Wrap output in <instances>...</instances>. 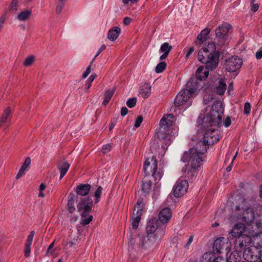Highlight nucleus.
<instances>
[{
  "label": "nucleus",
  "mask_w": 262,
  "mask_h": 262,
  "mask_svg": "<svg viewBox=\"0 0 262 262\" xmlns=\"http://www.w3.org/2000/svg\"><path fill=\"white\" fill-rule=\"evenodd\" d=\"M35 232L32 231L30 232V234L28 236L27 242L26 244H32L33 238Z\"/></svg>",
  "instance_id": "46"
},
{
  "label": "nucleus",
  "mask_w": 262,
  "mask_h": 262,
  "mask_svg": "<svg viewBox=\"0 0 262 262\" xmlns=\"http://www.w3.org/2000/svg\"><path fill=\"white\" fill-rule=\"evenodd\" d=\"M226 262H239L240 256L237 251L232 252L229 256H227L225 259Z\"/></svg>",
  "instance_id": "30"
},
{
  "label": "nucleus",
  "mask_w": 262,
  "mask_h": 262,
  "mask_svg": "<svg viewBox=\"0 0 262 262\" xmlns=\"http://www.w3.org/2000/svg\"><path fill=\"white\" fill-rule=\"evenodd\" d=\"M258 259L262 260V250L260 251H259Z\"/></svg>",
  "instance_id": "64"
},
{
  "label": "nucleus",
  "mask_w": 262,
  "mask_h": 262,
  "mask_svg": "<svg viewBox=\"0 0 262 262\" xmlns=\"http://www.w3.org/2000/svg\"><path fill=\"white\" fill-rule=\"evenodd\" d=\"M227 239L225 237H220L217 238L214 242L213 245V251L214 253L220 254L222 253V250L226 248V241Z\"/></svg>",
  "instance_id": "15"
},
{
  "label": "nucleus",
  "mask_w": 262,
  "mask_h": 262,
  "mask_svg": "<svg viewBox=\"0 0 262 262\" xmlns=\"http://www.w3.org/2000/svg\"><path fill=\"white\" fill-rule=\"evenodd\" d=\"M31 14L29 10H26L20 12L17 16V18L20 21H25L29 19Z\"/></svg>",
  "instance_id": "31"
},
{
  "label": "nucleus",
  "mask_w": 262,
  "mask_h": 262,
  "mask_svg": "<svg viewBox=\"0 0 262 262\" xmlns=\"http://www.w3.org/2000/svg\"><path fill=\"white\" fill-rule=\"evenodd\" d=\"M137 103V98H129L126 102V105L129 108H132L134 107Z\"/></svg>",
  "instance_id": "39"
},
{
  "label": "nucleus",
  "mask_w": 262,
  "mask_h": 262,
  "mask_svg": "<svg viewBox=\"0 0 262 262\" xmlns=\"http://www.w3.org/2000/svg\"><path fill=\"white\" fill-rule=\"evenodd\" d=\"M194 51V48L193 47H191L188 50L187 54H186V57L188 58V57L192 54V53Z\"/></svg>",
  "instance_id": "58"
},
{
  "label": "nucleus",
  "mask_w": 262,
  "mask_h": 262,
  "mask_svg": "<svg viewBox=\"0 0 262 262\" xmlns=\"http://www.w3.org/2000/svg\"><path fill=\"white\" fill-rule=\"evenodd\" d=\"M106 46L105 45H103L101 46V47L99 48V49L97 53L95 56L94 58L92 59V61L91 62V64H92V63L95 60V58L99 56V55L104 50L106 49Z\"/></svg>",
  "instance_id": "44"
},
{
  "label": "nucleus",
  "mask_w": 262,
  "mask_h": 262,
  "mask_svg": "<svg viewBox=\"0 0 262 262\" xmlns=\"http://www.w3.org/2000/svg\"><path fill=\"white\" fill-rule=\"evenodd\" d=\"M221 50L222 48L216 47L214 43H208L199 51L198 60L205 64L206 69L212 71L218 66Z\"/></svg>",
  "instance_id": "2"
},
{
  "label": "nucleus",
  "mask_w": 262,
  "mask_h": 262,
  "mask_svg": "<svg viewBox=\"0 0 262 262\" xmlns=\"http://www.w3.org/2000/svg\"><path fill=\"white\" fill-rule=\"evenodd\" d=\"M210 30L208 28L203 29L198 35L195 41L196 45L202 44L204 41L207 40L209 33Z\"/></svg>",
  "instance_id": "22"
},
{
  "label": "nucleus",
  "mask_w": 262,
  "mask_h": 262,
  "mask_svg": "<svg viewBox=\"0 0 262 262\" xmlns=\"http://www.w3.org/2000/svg\"><path fill=\"white\" fill-rule=\"evenodd\" d=\"M188 183L186 180L179 179L173 188V194L176 197L183 196L187 191Z\"/></svg>",
  "instance_id": "12"
},
{
  "label": "nucleus",
  "mask_w": 262,
  "mask_h": 262,
  "mask_svg": "<svg viewBox=\"0 0 262 262\" xmlns=\"http://www.w3.org/2000/svg\"><path fill=\"white\" fill-rule=\"evenodd\" d=\"M111 148L112 146L110 144H105L102 148V152L104 154L107 153L111 150Z\"/></svg>",
  "instance_id": "45"
},
{
  "label": "nucleus",
  "mask_w": 262,
  "mask_h": 262,
  "mask_svg": "<svg viewBox=\"0 0 262 262\" xmlns=\"http://www.w3.org/2000/svg\"><path fill=\"white\" fill-rule=\"evenodd\" d=\"M91 186L89 184H80L78 185L75 189L77 194L80 196H86L88 195L91 189Z\"/></svg>",
  "instance_id": "17"
},
{
  "label": "nucleus",
  "mask_w": 262,
  "mask_h": 262,
  "mask_svg": "<svg viewBox=\"0 0 262 262\" xmlns=\"http://www.w3.org/2000/svg\"><path fill=\"white\" fill-rule=\"evenodd\" d=\"M186 87L187 88L184 89V90H187L191 95L194 93L196 90L200 89L198 82L195 79H191L188 82Z\"/></svg>",
  "instance_id": "18"
},
{
  "label": "nucleus",
  "mask_w": 262,
  "mask_h": 262,
  "mask_svg": "<svg viewBox=\"0 0 262 262\" xmlns=\"http://www.w3.org/2000/svg\"><path fill=\"white\" fill-rule=\"evenodd\" d=\"M259 250L255 247H247L243 251V257L248 262H255L258 259Z\"/></svg>",
  "instance_id": "11"
},
{
  "label": "nucleus",
  "mask_w": 262,
  "mask_h": 262,
  "mask_svg": "<svg viewBox=\"0 0 262 262\" xmlns=\"http://www.w3.org/2000/svg\"><path fill=\"white\" fill-rule=\"evenodd\" d=\"M213 256L212 253L204 254L203 257L205 259L202 262H226L225 259L223 257H212Z\"/></svg>",
  "instance_id": "23"
},
{
  "label": "nucleus",
  "mask_w": 262,
  "mask_h": 262,
  "mask_svg": "<svg viewBox=\"0 0 262 262\" xmlns=\"http://www.w3.org/2000/svg\"><path fill=\"white\" fill-rule=\"evenodd\" d=\"M242 219L247 224L252 225L254 220V212L253 210L251 208L245 210L243 213Z\"/></svg>",
  "instance_id": "16"
},
{
  "label": "nucleus",
  "mask_w": 262,
  "mask_h": 262,
  "mask_svg": "<svg viewBox=\"0 0 262 262\" xmlns=\"http://www.w3.org/2000/svg\"><path fill=\"white\" fill-rule=\"evenodd\" d=\"M18 4L17 0H12L10 5V11H12L15 12L17 10V5Z\"/></svg>",
  "instance_id": "40"
},
{
  "label": "nucleus",
  "mask_w": 262,
  "mask_h": 262,
  "mask_svg": "<svg viewBox=\"0 0 262 262\" xmlns=\"http://www.w3.org/2000/svg\"><path fill=\"white\" fill-rule=\"evenodd\" d=\"M116 91L115 88H113L112 89L106 90L104 93V98L103 101V104L106 105L110 101L111 98L113 96Z\"/></svg>",
  "instance_id": "28"
},
{
  "label": "nucleus",
  "mask_w": 262,
  "mask_h": 262,
  "mask_svg": "<svg viewBox=\"0 0 262 262\" xmlns=\"http://www.w3.org/2000/svg\"><path fill=\"white\" fill-rule=\"evenodd\" d=\"M144 204L143 202V199L139 198L134 207L133 212V216L140 217L142 215V210L144 208Z\"/></svg>",
  "instance_id": "20"
},
{
  "label": "nucleus",
  "mask_w": 262,
  "mask_h": 262,
  "mask_svg": "<svg viewBox=\"0 0 262 262\" xmlns=\"http://www.w3.org/2000/svg\"><path fill=\"white\" fill-rule=\"evenodd\" d=\"M251 111V105L249 102H246L244 105V113L245 115H249Z\"/></svg>",
  "instance_id": "41"
},
{
  "label": "nucleus",
  "mask_w": 262,
  "mask_h": 262,
  "mask_svg": "<svg viewBox=\"0 0 262 262\" xmlns=\"http://www.w3.org/2000/svg\"><path fill=\"white\" fill-rule=\"evenodd\" d=\"M223 124L226 127H229L231 124L230 118L229 117H227L224 121Z\"/></svg>",
  "instance_id": "49"
},
{
  "label": "nucleus",
  "mask_w": 262,
  "mask_h": 262,
  "mask_svg": "<svg viewBox=\"0 0 262 262\" xmlns=\"http://www.w3.org/2000/svg\"><path fill=\"white\" fill-rule=\"evenodd\" d=\"M209 70H210L206 69L205 66L199 67L198 68L195 73L197 79L202 81L203 79L206 78L209 75Z\"/></svg>",
  "instance_id": "19"
},
{
  "label": "nucleus",
  "mask_w": 262,
  "mask_h": 262,
  "mask_svg": "<svg viewBox=\"0 0 262 262\" xmlns=\"http://www.w3.org/2000/svg\"><path fill=\"white\" fill-rule=\"evenodd\" d=\"M132 21V19L130 17H126L123 19V24L125 25H129Z\"/></svg>",
  "instance_id": "54"
},
{
  "label": "nucleus",
  "mask_w": 262,
  "mask_h": 262,
  "mask_svg": "<svg viewBox=\"0 0 262 262\" xmlns=\"http://www.w3.org/2000/svg\"><path fill=\"white\" fill-rule=\"evenodd\" d=\"M121 29L119 27H115L109 30L107 37L110 40L114 41L118 38Z\"/></svg>",
  "instance_id": "24"
},
{
  "label": "nucleus",
  "mask_w": 262,
  "mask_h": 262,
  "mask_svg": "<svg viewBox=\"0 0 262 262\" xmlns=\"http://www.w3.org/2000/svg\"><path fill=\"white\" fill-rule=\"evenodd\" d=\"M157 161L152 156L151 159H146L144 164V170L146 175L151 174L156 181H159L162 177L163 173L157 169Z\"/></svg>",
  "instance_id": "7"
},
{
  "label": "nucleus",
  "mask_w": 262,
  "mask_h": 262,
  "mask_svg": "<svg viewBox=\"0 0 262 262\" xmlns=\"http://www.w3.org/2000/svg\"><path fill=\"white\" fill-rule=\"evenodd\" d=\"M78 196L73 193H70L68 196V210L71 213H73L75 211L74 202L77 201Z\"/></svg>",
  "instance_id": "21"
},
{
  "label": "nucleus",
  "mask_w": 262,
  "mask_h": 262,
  "mask_svg": "<svg viewBox=\"0 0 262 262\" xmlns=\"http://www.w3.org/2000/svg\"><path fill=\"white\" fill-rule=\"evenodd\" d=\"M245 230L246 227L245 225L243 223H238L233 226L230 234L232 237L238 238L246 235V234H244Z\"/></svg>",
  "instance_id": "14"
},
{
  "label": "nucleus",
  "mask_w": 262,
  "mask_h": 262,
  "mask_svg": "<svg viewBox=\"0 0 262 262\" xmlns=\"http://www.w3.org/2000/svg\"><path fill=\"white\" fill-rule=\"evenodd\" d=\"M193 236L192 235H191L189 239H188L187 242L186 243V245H185L184 247L186 249L189 248V245L191 244L193 241Z\"/></svg>",
  "instance_id": "51"
},
{
  "label": "nucleus",
  "mask_w": 262,
  "mask_h": 262,
  "mask_svg": "<svg viewBox=\"0 0 262 262\" xmlns=\"http://www.w3.org/2000/svg\"><path fill=\"white\" fill-rule=\"evenodd\" d=\"M47 187L46 183L45 182H42L39 186V190L43 191Z\"/></svg>",
  "instance_id": "56"
},
{
  "label": "nucleus",
  "mask_w": 262,
  "mask_h": 262,
  "mask_svg": "<svg viewBox=\"0 0 262 262\" xmlns=\"http://www.w3.org/2000/svg\"><path fill=\"white\" fill-rule=\"evenodd\" d=\"M128 113V109L126 107H122L121 109V115L122 116H125Z\"/></svg>",
  "instance_id": "53"
},
{
  "label": "nucleus",
  "mask_w": 262,
  "mask_h": 262,
  "mask_svg": "<svg viewBox=\"0 0 262 262\" xmlns=\"http://www.w3.org/2000/svg\"><path fill=\"white\" fill-rule=\"evenodd\" d=\"M235 242V246L237 251L242 252L247 247H250L249 245L252 242V239L250 236L245 235L236 238Z\"/></svg>",
  "instance_id": "13"
},
{
  "label": "nucleus",
  "mask_w": 262,
  "mask_h": 262,
  "mask_svg": "<svg viewBox=\"0 0 262 262\" xmlns=\"http://www.w3.org/2000/svg\"><path fill=\"white\" fill-rule=\"evenodd\" d=\"M233 166V161L230 164V165L226 168V171L229 172L232 169Z\"/></svg>",
  "instance_id": "63"
},
{
  "label": "nucleus",
  "mask_w": 262,
  "mask_h": 262,
  "mask_svg": "<svg viewBox=\"0 0 262 262\" xmlns=\"http://www.w3.org/2000/svg\"><path fill=\"white\" fill-rule=\"evenodd\" d=\"M166 68V63L165 61H161L159 63L156 68L155 71L157 73H160L162 72Z\"/></svg>",
  "instance_id": "34"
},
{
  "label": "nucleus",
  "mask_w": 262,
  "mask_h": 262,
  "mask_svg": "<svg viewBox=\"0 0 262 262\" xmlns=\"http://www.w3.org/2000/svg\"><path fill=\"white\" fill-rule=\"evenodd\" d=\"M136 242L135 239L134 238L133 235L130 234L128 237V246L129 247L133 248Z\"/></svg>",
  "instance_id": "47"
},
{
  "label": "nucleus",
  "mask_w": 262,
  "mask_h": 262,
  "mask_svg": "<svg viewBox=\"0 0 262 262\" xmlns=\"http://www.w3.org/2000/svg\"><path fill=\"white\" fill-rule=\"evenodd\" d=\"M91 85V83L89 82L88 81H86V82L85 83V90L86 91L88 90L90 88Z\"/></svg>",
  "instance_id": "60"
},
{
  "label": "nucleus",
  "mask_w": 262,
  "mask_h": 262,
  "mask_svg": "<svg viewBox=\"0 0 262 262\" xmlns=\"http://www.w3.org/2000/svg\"><path fill=\"white\" fill-rule=\"evenodd\" d=\"M140 220V217L133 216L132 226L134 229L136 230L138 228Z\"/></svg>",
  "instance_id": "36"
},
{
  "label": "nucleus",
  "mask_w": 262,
  "mask_h": 262,
  "mask_svg": "<svg viewBox=\"0 0 262 262\" xmlns=\"http://www.w3.org/2000/svg\"><path fill=\"white\" fill-rule=\"evenodd\" d=\"M70 167V164L67 161H61L58 165V168L60 172V179H61L66 174Z\"/></svg>",
  "instance_id": "25"
},
{
  "label": "nucleus",
  "mask_w": 262,
  "mask_h": 262,
  "mask_svg": "<svg viewBox=\"0 0 262 262\" xmlns=\"http://www.w3.org/2000/svg\"><path fill=\"white\" fill-rule=\"evenodd\" d=\"M143 121V117L142 116H139L136 119V121H135V125H134V127L137 128L138 127H139L141 123Z\"/></svg>",
  "instance_id": "42"
},
{
  "label": "nucleus",
  "mask_w": 262,
  "mask_h": 262,
  "mask_svg": "<svg viewBox=\"0 0 262 262\" xmlns=\"http://www.w3.org/2000/svg\"><path fill=\"white\" fill-rule=\"evenodd\" d=\"M11 114V110L10 107H7L4 110V112L3 116L5 117V118L7 119Z\"/></svg>",
  "instance_id": "48"
},
{
  "label": "nucleus",
  "mask_w": 262,
  "mask_h": 262,
  "mask_svg": "<svg viewBox=\"0 0 262 262\" xmlns=\"http://www.w3.org/2000/svg\"><path fill=\"white\" fill-rule=\"evenodd\" d=\"M93 206V202L91 198L88 196L81 198L77 205V211L80 213L81 218L80 224L85 226L93 220V216L90 213Z\"/></svg>",
  "instance_id": "4"
},
{
  "label": "nucleus",
  "mask_w": 262,
  "mask_h": 262,
  "mask_svg": "<svg viewBox=\"0 0 262 262\" xmlns=\"http://www.w3.org/2000/svg\"><path fill=\"white\" fill-rule=\"evenodd\" d=\"M172 217V212L169 208L162 209L159 213V220L150 219L147 223L146 229L148 232L156 231L159 235H164L165 233L166 224Z\"/></svg>",
  "instance_id": "3"
},
{
  "label": "nucleus",
  "mask_w": 262,
  "mask_h": 262,
  "mask_svg": "<svg viewBox=\"0 0 262 262\" xmlns=\"http://www.w3.org/2000/svg\"><path fill=\"white\" fill-rule=\"evenodd\" d=\"M172 48V46H169L168 42H164L161 45L160 51L163 53L169 54Z\"/></svg>",
  "instance_id": "32"
},
{
  "label": "nucleus",
  "mask_w": 262,
  "mask_h": 262,
  "mask_svg": "<svg viewBox=\"0 0 262 262\" xmlns=\"http://www.w3.org/2000/svg\"><path fill=\"white\" fill-rule=\"evenodd\" d=\"M242 64V59L237 56H234L225 60L224 68L226 71L231 73L239 69Z\"/></svg>",
  "instance_id": "9"
},
{
  "label": "nucleus",
  "mask_w": 262,
  "mask_h": 262,
  "mask_svg": "<svg viewBox=\"0 0 262 262\" xmlns=\"http://www.w3.org/2000/svg\"><path fill=\"white\" fill-rule=\"evenodd\" d=\"M152 182L149 180H144L142 181V190L145 195L148 193L151 190Z\"/></svg>",
  "instance_id": "29"
},
{
  "label": "nucleus",
  "mask_w": 262,
  "mask_h": 262,
  "mask_svg": "<svg viewBox=\"0 0 262 262\" xmlns=\"http://www.w3.org/2000/svg\"><path fill=\"white\" fill-rule=\"evenodd\" d=\"M168 55V54H165V53H163L162 55L160 56V60H164V59H166L167 58Z\"/></svg>",
  "instance_id": "62"
},
{
  "label": "nucleus",
  "mask_w": 262,
  "mask_h": 262,
  "mask_svg": "<svg viewBox=\"0 0 262 262\" xmlns=\"http://www.w3.org/2000/svg\"><path fill=\"white\" fill-rule=\"evenodd\" d=\"M102 187L99 186L94 193L95 203H98L100 201V198L102 193Z\"/></svg>",
  "instance_id": "33"
},
{
  "label": "nucleus",
  "mask_w": 262,
  "mask_h": 262,
  "mask_svg": "<svg viewBox=\"0 0 262 262\" xmlns=\"http://www.w3.org/2000/svg\"><path fill=\"white\" fill-rule=\"evenodd\" d=\"M54 242H52L50 245L48 247V249H47V253H49L51 249H52L54 246Z\"/></svg>",
  "instance_id": "61"
},
{
  "label": "nucleus",
  "mask_w": 262,
  "mask_h": 262,
  "mask_svg": "<svg viewBox=\"0 0 262 262\" xmlns=\"http://www.w3.org/2000/svg\"><path fill=\"white\" fill-rule=\"evenodd\" d=\"M31 244H26L25 248V256L28 257L30 255L31 252Z\"/></svg>",
  "instance_id": "43"
},
{
  "label": "nucleus",
  "mask_w": 262,
  "mask_h": 262,
  "mask_svg": "<svg viewBox=\"0 0 262 262\" xmlns=\"http://www.w3.org/2000/svg\"><path fill=\"white\" fill-rule=\"evenodd\" d=\"M66 1V0H58L56 9V13L58 14L61 13L64 7Z\"/></svg>",
  "instance_id": "35"
},
{
  "label": "nucleus",
  "mask_w": 262,
  "mask_h": 262,
  "mask_svg": "<svg viewBox=\"0 0 262 262\" xmlns=\"http://www.w3.org/2000/svg\"><path fill=\"white\" fill-rule=\"evenodd\" d=\"M6 20L5 15H2L0 17V24L3 26V24L5 23Z\"/></svg>",
  "instance_id": "59"
},
{
  "label": "nucleus",
  "mask_w": 262,
  "mask_h": 262,
  "mask_svg": "<svg viewBox=\"0 0 262 262\" xmlns=\"http://www.w3.org/2000/svg\"><path fill=\"white\" fill-rule=\"evenodd\" d=\"M147 236L142 237H137L139 239V245L142 246L145 249H149L153 247L158 240L164 235H159L156 231L148 232L146 229Z\"/></svg>",
  "instance_id": "8"
},
{
  "label": "nucleus",
  "mask_w": 262,
  "mask_h": 262,
  "mask_svg": "<svg viewBox=\"0 0 262 262\" xmlns=\"http://www.w3.org/2000/svg\"><path fill=\"white\" fill-rule=\"evenodd\" d=\"M139 0H122V2L124 4H127L129 2H130L132 3H135L138 2Z\"/></svg>",
  "instance_id": "57"
},
{
  "label": "nucleus",
  "mask_w": 262,
  "mask_h": 262,
  "mask_svg": "<svg viewBox=\"0 0 262 262\" xmlns=\"http://www.w3.org/2000/svg\"><path fill=\"white\" fill-rule=\"evenodd\" d=\"M255 56L256 59H260L262 58V50L258 51L255 54Z\"/></svg>",
  "instance_id": "55"
},
{
  "label": "nucleus",
  "mask_w": 262,
  "mask_h": 262,
  "mask_svg": "<svg viewBox=\"0 0 262 262\" xmlns=\"http://www.w3.org/2000/svg\"><path fill=\"white\" fill-rule=\"evenodd\" d=\"M226 83L224 80L221 79L219 80L218 84L216 86V93L220 95H223L226 89Z\"/></svg>",
  "instance_id": "27"
},
{
  "label": "nucleus",
  "mask_w": 262,
  "mask_h": 262,
  "mask_svg": "<svg viewBox=\"0 0 262 262\" xmlns=\"http://www.w3.org/2000/svg\"><path fill=\"white\" fill-rule=\"evenodd\" d=\"M31 164V158L29 157H27L25 159V162L23 164L20 168L24 170H26L27 168L30 167Z\"/></svg>",
  "instance_id": "38"
},
{
  "label": "nucleus",
  "mask_w": 262,
  "mask_h": 262,
  "mask_svg": "<svg viewBox=\"0 0 262 262\" xmlns=\"http://www.w3.org/2000/svg\"><path fill=\"white\" fill-rule=\"evenodd\" d=\"M259 8V6L257 4H253L251 5V10L252 11L255 12H256Z\"/></svg>",
  "instance_id": "52"
},
{
  "label": "nucleus",
  "mask_w": 262,
  "mask_h": 262,
  "mask_svg": "<svg viewBox=\"0 0 262 262\" xmlns=\"http://www.w3.org/2000/svg\"><path fill=\"white\" fill-rule=\"evenodd\" d=\"M35 61V56L31 55L27 57L24 62V65L25 67H29L31 66Z\"/></svg>",
  "instance_id": "37"
},
{
  "label": "nucleus",
  "mask_w": 262,
  "mask_h": 262,
  "mask_svg": "<svg viewBox=\"0 0 262 262\" xmlns=\"http://www.w3.org/2000/svg\"><path fill=\"white\" fill-rule=\"evenodd\" d=\"M223 108L221 103H214L212 110L203 118L202 128L205 131L203 141H200L188 151H185L181 160L183 162H188L182 169L184 177L188 180H191L195 177L198 172V168L203 160L202 156L207 150L208 146L213 144L220 139L218 130L216 128L221 126Z\"/></svg>",
  "instance_id": "1"
},
{
  "label": "nucleus",
  "mask_w": 262,
  "mask_h": 262,
  "mask_svg": "<svg viewBox=\"0 0 262 262\" xmlns=\"http://www.w3.org/2000/svg\"><path fill=\"white\" fill-rule=\"evenodd\" d=\"M231 26L227 23L223 24L218 26L215 30V36L213 41L216 47L222 48L224 46L227 45L229 42L228 33Z\"/></svg>",
  "instance_id": "5"
},
{
  "label": "nucleus",
  "mask_w": 262,
  "mask_h": 262,
  "mask_svg": "<svg viewBox=\"0 0 262 262\" xmlns=\"http://www.w3.org/2000/svg\"><path fill=\"white\" fill-rule=\"evenodd\" d=\"M25 170L20 168L16 176V179L18 180L20 178L25 174Z\"/></svg>",
  "instance_id": "50"
},
{
  "label": "nucleus",
  "mask_w": 262,
  "mask_h": 262,
  "mask_svg": "<svg viewBox=\"0 0 262 262\" xmlns=\"http://www.w3.org/2000/svg\"><path fill=\"white\" fill-rule=\"evenodd\" d=\"M187 90L183 89L176 96L174 104L176 106H179L182 105H186L188 106L191 104V100L190 97L191 96Z\"/></svg>",
  "instance_id": "10"
},
{
  "label": "nucleus",
  "mask_w": 262,
  "mask_h": 262,
  "mask_svg": "<svg viewBox=\"0 0 262 262\" xmlns=\"http://www.w3.org/2000/svg\"><path fill=\"white\" fill-rule=\"evenodd\" d=\"M173 118L174 116L172 114H168L166 116H163L160 120V126L157 136L159 139L163 140V142L166 143V145H169L170 142L169 139L167 138V135L169 133V128L172 125Z\"/></svg>",
  "instance_id": "6"
},
{
  "label": "nucleus",
  "mask_w": 262,
  "mask_h": 262,
  "mask_svg": "<svg viewBox=\"0 0 262 262\" xmlns=\"http://www.w3.org/2000/svg\"><path fill=\"white\" fill-rule=\"evenodd\" d=\"M151 91V86L148 83H145L140 90V94L144 98H147Z\"/></svg>",
  "instance_id": "26"
}]
</instances>
